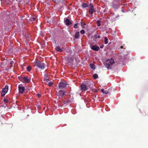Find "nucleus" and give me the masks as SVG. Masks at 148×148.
Instances as JSON below:
<instances>
[{
  "label": "nucleus",
  "instance_id": "ea45409f",
  "mask_svg": "<svg viewBox=\"0 0 148 148\" xmlns=\"http://www.w3.org/2000/svg\"><path fill=\"white\" fill-rule=\"evenodd\" d=\"M120 48L121 49L123 48V46H121L120 47Z\"/></svg>",
  "mask_w": 148,
  "mask_h": 148
},
{
  "label": "nucleus",
  "instance_id": "aec40b11",
  "mask_svg": "<svg viewBox=\"0 0 148 148\" xmlns=\"http://www.w3.org/2000/svg\"><path fill=\"white\" fill-rule=\"evenodd\" d=\"M3 1L5 3L6 5H8L10 4V0H4Z\"/></svg>",
  "mask_w": 148,
  "mask_h": 148
},
{
  "label": "nucleus",
  "instance_id": "6e6552de",
  "mask_svg": "<svg viewBox=\"0 0 148 148\" xmlns=\"http://www.w3.org/2000/svg\"><path fill=\"white\" fill-rule=\"evenodd\" d=\"M18 89L19 90V92L22 93L25 90V87L23 86L22 85H20L18 86Z\"/></svg>",
  "mask_w": 148,
  "mask_h": 148
},
{
  "label": "nucleus",
  "instance_id": "f3484780",
  "mask_svg": "<svg viewBox=\"0 0 148 148\" xmlns=\"http://www.w3.org/2000/svg\"><path fill=\"white\" fill-rule=\"evenodd\" d=\"M79 32H76L75 35V38L76 39H77L79 37Z\"/></svg>",
  "mask_w": 148,
  "mask_h": 148
},
{
  "label": "nucleus",
  "instance_id": "6ab92c4d",
  "mask_svg": "<svg viewBox=\"0 0 148 148\" xmlns=\"http://www.w3.org/2000/svg\"><path fill=\"white\" fill-rule=\"evenodd\" d=\"M88 6V5L87 4L85 3H84L82 5V7L84 8L87 7Z\"/></svg>",
  "mask_w": 148,
  "mask_h": 148
},
{
  "label": "nucleus",
  "instance_id": "b1692460",
  "mask_svg": "<svg viewBox=\"0 0 148 148\" xmlns=\"http://www.w3.org/2000/svg\"><path fill=\"white\" fill-rule=\"evenodd\" d=\"M104 39H105V44H108V38H107L106 37H105L104 38Z\"/></svg>",
  "mask_w": 148,
  "mask_h": 148
},
{
  "label": "nucleus",
  "instance_id": "79ce46f5",
  "mask_svg": "<svg viewBox=\"0 0 148 148\" xmlns=\"http://www.w3.org/2000/svg\"><path fill=\"white\" fill-rule=\"evenodd\" d=\"M100 47L101 48H103V46H101Z\"/></svg>",
  "mask_w": 148,
  "mask_h": 148
},
{
  "label": "nucleus",
  "instance_id": "c9c22d12",
  "mask_svg": "<svg viewBox=\"0 0 148 148\" xmlns=\"http://www.w3.org/2000/svg\"><path fill=\"white\" fill-rule=\"evenodd\" d=\"M4 88L8 90V86L7 85H6L5 86V88Z\"/></svg>",
  "mask_w": 148,
  "mask_h": 148
},
{
  "label": "nucleus",
  "instance_id": "cd10ccee",
  "mask_svg": "<svg viewBox=\"0 0 148 148\" xmlns=\"http://www.w3.org/2000/svg\"><path fill=\"white\" fill-rule=\"evenodd\" d=\"M86 25V24L85 23H83L82 22L81 23V26L83 27L84 28V26H85Z\"/></svg>",
  "mask_w": 148,
  "mask_h": 148
},
{
  "label": "nucleus",
  "instance_id": "37998d69",
  "mask_svg": "<svg viewBox=\"0 0 148 148\" xmlns=\"http://www.w3.org/2000/svg\"><path fill=\"white\" fill-rule=\"evenodd\" d=\"M21 67L22 68H23V65H21Z\"/></svg>",
  "mask_w": 148,
  "mask_h": 148
},
{
  "label": "nucleus",
  "instance_id": "f704fd0d",
  "mask_svg": "<svg viewBox=\"0 0 148 148\" xmlns=\"http://www.w3.org/2000/svg\"><path fill=\"white\" fill-rule=\"evenodd\" d=\"M73 27L74 28H77L78 27V26L77 24H75L74 25Z\"/></svg>",
  "mask_w": 148,
  "mask_h": 148
},
{
  "label": "nucleus",
  "instance_id": "2eb2a0df",
  "mask_svg": "<svg viewBox=\"0 0 148 148\" xmlns=\"http://www.w3.org/2000/svg\"><path fill=\"white\" fill-rule=\"evenodd\" d=\"M101 91L104 94H108L109 93V92L108 91L105 90L103 88L101 90Z\"/></svg>",
  "mask_w": 148,
  "mask_h": 148
},
{
  "label": "nucleus",
  "instance_id": "dca6fc26",
  "mask_svg": "<svg viewBox=\"0 0 148 148\" xmlns=\"http://www.w3.org/2000/svg\"><path fill=\"white\" fill-rule=\"evenodd\" d=\"M9 99L7 97L4 98L3 99V101L5 104H7L9 102Z\"/></svg>",
  "mask_w": 148,
  "mask_h": 148
},
{
  "label": "nucleus",
  "instance_id": "bb28decb",
  "mask_svg": "<svg viewBox=\"0 0 148 148\" xmlns=\"http://www.w3.org/2000/svg\"><path fill=\"white\" fill-rule=\"evenodd\" d=\"M53 1L56 3H59L60 2L61 0H53Z\"/></svg>",
  "mask_w": 148,
  "mask_h": 148
},
{
  "label": "nucleus",
  "instance_id": "0eeeda50",
  "mask_svg": "<svg viewBox=\"0 0 148 148\" xmlns=\"http://www.w3.org/2000/svg\"><path fill=\"white\" fill-rule=\"evenodd\" d=\"M114 63V60L112 58L107 60L106 61V65H112Z\"/></svg>",
  "mask_w": 148,
  "mask_h": 148
},
{
  "label": "nucleus",
  "instance_id": "4be33fe9",
  "mask_svg": "<svg viewBox=\"0 0 148 148\" xmlns=\"http://www.w3.org/2000/svg\"><path fill=\"white\" fill-rule=\"evenodd\" d=\"M26 69L28 71H29L31 70L32 68L31 66H30L29 65L26 67Z\"/></svg>",
  "mask_w": 148,
  "mask_h": 148
},
{
  "label": "nucleus",
  "instance_id": "a18cd8bd",
  "mask_svg": "<svg viewBox=\"0 0 148 148\" xmlns=\"http://www.w3.org/2000/svg\"><path fill=\"white\" fill-rule=\"evenodd\" d=\"M1 0V1H4V0Z\"/></svg>",
  "mask_w": 148,
  "mask_h": 148
},
{
  "label": "nucleus",
  "instance_id": "c756f323",
  "mask_svg": "<svg viewBox=\"0 0 148 148\" xmlns=\"http://www.w3.org/2000/svg\"><path fill=\"white\" fill-rule=\"evenodd\" d=\"M6 92H5L2 91L1 93V96H4L6 94Z\"/></svg>",
  "mask_w": 148,
  "mask_h": 148
},
{
  "label": "nucleus",
  "instance_id": "7c9ffc66",
  "mask_svg": "<svg viewBox=\"0 0 148 148\" xmlns=\"http://www.w3.org/2000/svg\"><path fill=\"white\" fill-rule=\"evenodd\" d=\"M53 84V83L52 82H50L49 83L48 85L49 86H51Z\"/></svg>",
  "mask_w": 148,
  "mask_h": 148
},
{
  "label": "nucleus",
  "instance_id": "a19ab883",
  "mask_svg": "<svg viewBox=\"0 0 148 148\" xmlns=\"http://www.w3.org/2000/svg\"><path fill=\"white\" fill-rule=\"evenodd\" d=\"M71 67H73V65H70Z\"/></svg>",
  "mask_w": 148,
  "mask_h": 148
},
{
  "label": "nucleus",
  "instance_id": "4c0bfd02",
  "mask_svg": "<svg viewBox=\"0 0 148 148\" xmlns=\"http://www.w3.org/2000/svg\"><path fill=\"white\" fill-rule=\"evenodd\" d=\"M97 38H100L101 36L100 35H98V36H97Z\"/></svg>",
  "mask_w": 148,
  "mask_h": 148
},
{
  "label": "nucleus",
  "instance_id": "ddd939ff",
  "mask_svg": "<svg viewBox=\"0 0 148 148\" xmlns=\"http://www.w3.org/2000/svg\"><path fill=\"white\" fill-rule=\"evenodd\" d=\"M35 65H44V64L40 61L37 60L35 62Z\"/></svg>",
  "mask_w": 148,
  "mask_h": 148
},
{
  "label": "nucleus",
  "instance_id": "423d86ee",
  "mask_svg": "<svg viewBox=\"0 0 148 148\" xmlns=\"http://www.w3.org/2000/svg\"><path fill=\"white\" fill-rule=\"evenodd\" d=\"M87 86L88 87V88H90V90H92L93 92H97V90L93 88V84H92L89 83L88 84Z\"/></svg>",
  "mask_w": 148,
  "mask_h": 148
},
{
  "label": "nucleus",
  "instance_id": "e433bc0d",
  "mask_svg": "<svg viewBox=\"0 0 148 148\" xmlns=\"http://www.w3.org/2000/svg\"><path fill=\"white\" fill-rule=\"evenodd\" d=\"M11 67H12L14 68V66L13 67V65H11L10 68Z\"/></svg>",
  "mask_w": 148,
  "mask_h": 148
},
{
  "label": "nucleus",
  "instance_id": "c85d7f7f",
  "mask_svg": "<svg viewBox=\"0 0 148 148\" xmlns=\"http://www.w3.org/2000/svg\"><path fill=\"white\" fill-rule=\"evenodd\" d=\"M90 68L93 70H95V65H90Z\"/></svg>",
  "mask_w": 148,
  "mask_h": 148
},
{
  "label": "nucleus",
  "instance_id": "58836bf2",
  "mask_svg": "<svg viewBox=\"0 0 148 148\" xmlns=\"http://www.w3.org/2000/svg\"><path fill=\"white\" fill-rule=\"evenodd\" d=\"M38 97H40V95L39 94H38Z\"/></svg>",
  "mask_w": 148,
  "mask_h": 148
},
{
  "label": "nucleus",
  "instance_id": "39448f33",
  "mask_svg": "<svg viewBox=\"0 0 148 148\" xmlns=\"http://www.w3.org/2000/svg\"><path fill=\"white\" fill-rule=\"evenodd\" d=\"M80 88L82 91H85L88 89L87 85L84 84H82L80 85Z\"/></svg>",
  "mask_w": 148,
  "mask_h": 148
},
{
  "label": "nucleus",
  "instance_id": "49530a36",
  "mask_svg": "<svg viewBox=\"0 0 148 148\" xmlns=\"http://www.w3.org/2000/svg\"><path fill=\"white\" fill-rule=\"evenodd\" d=\"M75 67H77V66H75Z\"/></svg>",
  "mask_w": 148,
  "mask_h": 148
},
{
  "label": "nucleus",
  "instance_id": "2f4dec72",
  "mask_svg": "<svg viewBox=\"0 0 148 148\" xmlns=\"http://www.w3.org/2000/svg\"><path fill=\"white\" fill-rule=\"evenodd\" d=\"M80 33L82 34H84L85 33V31L84 30H82L80 31Z\"/></svg>",
  "mask_w": 148,
  "mask_h": 148
},
{
  "label": "nucleus",
  "instance_id": "4468645a",
  "mask_svg": "<svg viewBox=\"0 0 148 148\" xmlns=\"http://www.w3.org/2000/svg\"><path fill=\"white\" fill-rule=\"evenodd\" d=\"M55 49L59 52H62L63 50L60 48L59 46H57L55 48Z\"/></svg>",
  "mask_w": 148,
  "mask_h": 148
},
{
  "label": "nucleus",
  "instance_id": "f03ea898",
  "mask_svg": "<svg viewBox=\"0 0 148 148\" xmlns=\"http://www.w3.org/2000/svg\"><path fill=\"white\" fill-rule=\"evenodd\" d=\"M95 12V10L92 4H90L88 11L89 13L90 14L91 16H92L93 12Z\"/></svg>",
  "mask_w": 148,
  "mask_h": 148
},
{
  "label": "nucleus",
  "instance_id": "9d476101",
  "mask_svg": "<svg viewBox=\"0 0 148 148\" xmlns=\"http://www.w3.org/2000/svg\"><path fill=\"white\" fill-rule=\"evenodd\" d=\"M64 22L65 24L66 25H69L72 24L69 18H66L65 20L64 19Z\"/></svg>",
  "mask_w": 148,
  "mask_h": 148
},
{
  "label": "nucleus",
  "instance_id": "f8f14e48",
  "mask_svg": "<svg viewBox=\"0 0 148 148\" xmlns=\"http://www.w3.org/2000/svg\"><path fill=\"white\" fill-rule=\"evenodd\" d=\"M16 63V61L15 60H12L11 59H9L8 60V64H10L11 65L14 64L15 65Z\"/></svg>",
  "mask_w": 148,
  "mask_h": 148
},
{
  "label": "nucleus",
  "instance_id": "7ed1b4c3",
  "mask_svg": "<svg viewBox=\"0 0 148 148\" xmlns=\"http://www.w3.org/2000/svg\"><path fill=\"white\" fill-rule=\"evenodd\" d=\"M67 85V82H62L59 83L58 86L60 88L62 89L65 87Z\"/></svg>",
  "mask_w": 148,
  "mask_h": 148
},
{
  "label": "nucleus",
  "instance_id": "f257e3e1",
  "mask_svg": "<svg viewBox=\"0 0 148 148\" xmlns=\"http://www.w3.org/2000/svg\"><path fill=\"white\" fill-rule=\"evenodd\" d=\"M99 68L102 69V70H106L109 69H112L115 70L117 69V65H100Z\"/></svg>",
  "mask_w": 148,
  "mask_h": 148
},
{
  "label": "nucleus",
  "instance_id": "412c9836",
  "mask_svg": "<svg viewBox=\"0 0 148 148\" xmlns=\"http://www.w3.org/2000/svg\"><path fill=\"white\" fill-rule=\"evenodd\" d=\"M38 67L41 69H45V67L44 65H36Z\"/></svg>",
  "mask_w": 148,
  "mask_h": 148
},
{
  "label": "nucleus",
  "instance_id": "c03bdc74",
  "mask_svg": "<svg viewBox=\"0 0 148 148\" xmlns=\"http://www.w3.org/2000/svg\"><path fill=\"white\" fill-rule=\"evenodd\" d=\"M90 65H93V64H91H91H90Z\"/></svg>",
  "mask_w": 148,
  "mask_h": 148
},
{
  "label": "nucleus",
  "instance_id": "5701e85b",
  "mask_svg": "<svg viewBox=\"0 0 148 148\" xmlns=\"http://www.w3.org/2000/svg\"><path fill=\"white\" fill-rule=\"evenodd\" d=\"M93 77L94 78L96 79L98 78V76L97 74H95L93 75Z\"/></svg>",
  "mask_w": 148,
  "mask_h": 148
},
{
  "label": "nucleus",
  "instance_id": "473e14b6",
  "mask_svg": "<svg viewBox=\"0 0 148 148\" xmlns=\"http://www.w3.org/2000/svg\"><path fill=\"white\" fill-rule=\"evenodd\" d=\"M97 34H95V35H94L93 36V39L94 40H95V39H96L97 38Z\"/></svg>",
  "mask_w": 148,
  "mask_h": 148
},
{
  "label": "nucleus",
  "instance_id": "a878e982",
  "mask_svg": "<svg viewBox=\"0 0 148 148\" xmlns=\"http://www.w3.org/2000/svg\"><path fill=\"white\" fill-rule=\"evenodd\" d=\"M36 17H34L31 18V21H34L36 20Z\"/></svg>",
  "mask_w": 148,
  "mask_h": 148
},
{
  "label": "nucleus",
  "instance_id": "9b49d317",
  "mask_svg": "<svg viewBox=\"0 0 148 148\" xmlns=\"http://www.w3.org/2000/svg\"><path fill=\"white\" fill-rule=\"evenodd\" d=\"M91 48L92 50L95 51H98L99 49V47L96 45H93L92 46Z\"/></svg>",
  "mask_w": 148,
  "mask_h": 148
},
{
  "label": "nucleus",
  "instance_id": "393cba45",
  "mask_svg": "<svg viewBox=\"0 0 148 148\" xmlns=\"http://www.w3.org/2000/svg\"><path fill=\"white\" fill-rule=\"evenodd\" d=\"M100 22H101V21L99 20H98L97 21V26H100V25H101Z\"/></svg>",
  "mask_w": 148,
  "mask_h": 148
},
{
  "label": "nucleus",
  "instance_id": "a211bd4d",
  "mask_svg": "<svg viewBox=\"0 0 148 148\" xmlns=\"http://www.w3.org/2000/svg\"><path fill=\"white\" fill-rule=\"evenodd\" d=\"M18 78L19 80H20L23 83H24V77H18Z\"/></svg>",
  "mask_w": 148,
  "mask_h": 148
},
{
  "label": "nucleus",
  "instance_id": "20e7f679",
  "mask_svg": "<svg viewBox=\"0 0 148 148\" xmlns=\"http://www.w3.org/2000/svg\"><path fill=\"white\" fill-rule=\"evenodd\" d=\"M56 95L59 97H62L64 95V91L63 90H59L56 92Z\"/></svg>",
  "mask_w": 148,
  "mask_h": 148
},
{
  "label": "nucleus",
  "instance_id": "1a4fd4ad",
  "mask_svg": "<svg viewBox=\"0 0 148 148\" xmlns=\"http://www.w3.org/2000/svg\"><path fill=\"white\" fill-rule=\"evenodd\" d=\"M31 80V78L30 77L28 78V77H24V83H28L30 82Z\"/></svg>",
  "mask_w": 148,
  "mask_h": 148
},
{
  "label": "nucleus",
  "instance_id": "72a5a7b5",
  "mask_svg": "<svg viewBox=\"0 0 148 148\" xmlns=\"http://www.w3.org/2000/svg\"><path fill=\"white\" fill-rule=\"evenodd\" d=\"M8 90L5 89L4 88H3L2 91H4L5 92H7L8 91Z\"/></svg>",
  "mask_w": 148,
  "mask_h": 148
}]
</instances>
